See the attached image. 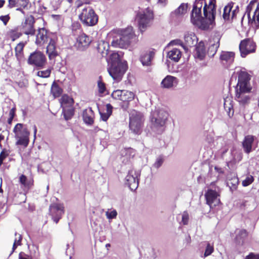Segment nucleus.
I'll use <instances>...</instances> for the list:
<instances>
[{
  "label": "nucleus",
  "mask_w": 259,
  "mask_h": 259,
  "mask_svg": "<svg viewBox=\"0 0 259 259\" xmlns=\"http://www.w3.org/2000/svg\"><path fill=\"white\" fill-rule=\"evenodd\" d=\"M13 133L15 138L17 140L16 145L26 147L29 142L30 132L28 130L24 127L23 124L18 123L15 126Z\"/></svg>",
  "instance_id": "0eeeda50"
},
{
  "label": "nucleus",
  "mask_w": 259,
  "mask_h": 259,
  "mask_svg": "<svg viewBox=\"0 0 259 259\" xmlns=\"http://www.w3.org/2000/svg\"><path fill=\"white\" fill-rule=\"evenodd\" d=\"M126 155L129 154L130 156L134 157L135 155V150L132 148H126Z\"/></svg>",
  "instance_id": "5fc2aeb1"
},
{
  "label": "nucleus",
  "mask_w": 259,
  "mask_h": 259,
  "mask_svg": "<svg viewBox=\"0 0 259 259\" xmlns=\"http://www.w3.org/2000/svg\"><path fill=\"white\" fill-rule=\"evenodd\" d=\"M181 52L179 49L177 48H174L171 50L169 51L167 55L168 58L175 62H178L181 58Z\"/></svg>",
  "instance_id": "c85d7f7f"
},
{
  "label": "nucleus",
  "mask_w": 259,
  "mask_h": 259,
  "mask_svg": "<svg viewBox=\"0 0 259 259\" xmlns=\"http://www.w3.org/2000/svg\"><path fill=\"white\" fill-rule=\"evenodd\" d=\"M35 22L34 17L30 15L25 17L24 21L18 27H20L22 33L27 35L33 36L35 34L36 31L34 28Z\"/></svg>",
  "instance_id": "dca6fc26"
},
{
  "label": "nucleus",
  "mask_w": 259,
  "mask_h": 259,
  "mask_svg": "<svg viewBox=\"0 0 259 259\" xmlns=\"http://www.w3.org/2000/svg\"><path fill=\"white\" fill-rule=\"evenodd\" d=\"M239 183L238 179L236 178H234L230 180L227 182V185L232 190H235L237 189V186Z\"/></svg>",
  "instance_id": "ea45409f"
},
{
  "label": "nucleus",
  "mask_w": 259,
  "mask_h": 259,
  "mask_svg": "<svg viewBox=\"0 0 259 259\" xmlns=\"http://www.w3.org/2000/svg\"><path fill=\"white\" fill-rule=\"evenodd\" d=\"M245 259H259V254H255L254 253H250L246 256Z\"/></svg>",
  "instance_id": "603ef678"
},
{
  "label": "nucleus",
  "mask_w": 259,
  "mask_h": 259,
  "mask_svg": "<svg viewBox=\"0 0 259 259\" xmlns=\"http://www.w3.org/2000/svg\"><path fill=\"white\" fill-rule=\"evenodd\" d=\"M255 9L253 12V20L257 22L259 24V7L257 0L251 1L246 8V13L249 19H250V12L253 9Z\"/></svg>",
  "instance_id": "aec40b11"
},
{
  "label": "nucleus",
  "mask_w": 259,
  "mask_h": 259,
  "mask_svg": "<svg viewBox=\"0 0 259 259\" xmlns=\"http://www.w3.org/2000/svg\"><path fill=\"white\" fill-rule=\"evenodd\" d=\"M9 9H15L22 13L25 11L32 12L35 10V2L30 0H8L7 6Z\"/></svg>",
  "instance_id": "6e6552de"
},
{
  "label": "nucleus",
  "mask_w": 259,
  "mask_h": 259,
  "mask_svg": "<svg viewBox=\"0 0 259 259\" xmlns=\"http://www.w3.org/2000/svg\"><path fill=\"white\" fill-rule=\"evenodd\" d=\"M135 96L133 92L127 90H117L114 91L111 94L114 99L122 101L121 107L124 110L128 108L129 103L134 99Z\"/></svg>",
  "instance_id": "9b49d317"
},
{
  "label": "nucleus",
  "mask_w": 259,
  "mask_h": 259,
  "mask_svg": "<svg viewBox=\"0 0 259 259\" xmlns=\"http://www.w3.org/2000/svg\"><path fill=\"white\" fill-rule=\"evenodd\" d=\"M35 44L38 47H42L50 41L52 38H55L57 35L50 32L45 28H39L36 31Z\"/></svg>",
  "instance_id": "4468645a"
},
{
  "label": "nucleus",
  "mask_w": 259,
  "mask_h": 259,
  "mask_svg": "<svg viewBox=\"0 0 259 259\" xmlns=\"http://www.w3.org/2000/svg\"><path fill=\"white\" fill-rule=\"evenodd\" d=\"M253 181V177L250 175H247L245 179L242 181V185L243 187H247L252 183Z\"/></svg>",
  "instance_id": "a19ab883"
},
{
  "label": "nucleus",
  "mask_w": 259,
  "mask_h": 259,
  "mask_svg": "<svg viewBox=\"0 0 259 259\" xmlns=\"http://www.w3.org/2000/svg\"><path fill=\"white\" fill-rule=\"evenodd\" d=\"M22 252H20L19 254V259H27L26 257L22 255Z\"/></svg>",
  "instance_id": "774afa93"
},
{
  "label": "nucleus",
  "mask_w": 259,
  "mask_h": 259,
  "mask_svg": "<svg viewBox=\"0 0 259 259\" xmlns=\"http://www.w3.org/2000/svg\"><path fill=\"white\" fill-rule=\"evenodd\" d=\"M117 214V213L115 210H113L110 212H107L106 215L108 219H112L115 218Z\"/></svg>",
  "instance_id": "3c124183"
},
{
  "label": "nucleus",
  "mask_w": 259,
  "mask_h": 259,
  "mask_svg": "<svg viewBox=\"0 0 259 259\" xmlns=\"http://www.w3.org/2000/svg\"><path fill=\"white\" fill-rule=\"evenodd\" d=\"M215 0H211V6H213V8L211 9V29L213 28V21L214 19V10L215 7Z\"/></svg>",
  "instance_id": "49530a36"
},
{
  "label": "nucleus",
  "mask_w": 259,
  "mask_h": 259,
  "mask_svg": "<svg viewBox=\"0 0 259 259\" xmlns=\"http://www.w3.org/2000/svg\"><path fill=\"white\" fill-rule=\"evenodd\" d=\"M210 254V246L209 243L207 244L206 249L204 252V256H207Z\"/></svg>",
  "instance_id": "052dcab7"
},
{
  "label": "nucleus",
  "mask_w": 259,
  "mask_h": 259,
  "mask_svg": "<svg viewBox=\"0 0 259 259\" xmlns=\"http://www.w3.org/2000/svg\"><path fill=\"white\" fill-rule=\"evenodd\" d=\"M118 34L119 38L112 40L111 45L113 47L127 49L130 46L137 44L139 41L138 37L135 34L132 26L119 30Z\"/></svg>",
  "instance_id": "7ed1b4c3"
},
{
  "label": "nucleus",
  "mask_w": 259,
  "mask_h": 259,
  "mask_svg": "<svg viewBox=\"0 0 259 259\" xmlns=\"http://www.w3.org/2000/svg\"><path fill=\"white\" fill-rule=\"evenodd\" d=\"M224 108L227 112L228 115L231 117L233 116L234 111L233 109V105L230 98L227 97L224 99Z\"/></svg>",
  "instance_id": "f704fd0d"
},
{
  "label": "nucleus",
  "mask_w": 259,
  "mask_h": 259,
  "mask_svg": "<svg viewBox=\"0 0 259 259\" xmlns=\"http://www.w3.org/2000/svg\"><path fill=\"white\" fill-rule=\"evenodd\" d=\"M79 19L83 24L88 26L95 25L98 21V16L91 7H87L82 10Z\"/></svg>",
  "instance_id": "9d476101"
},
{
  "label": "nucleus",
  "mask_w": 259,
  "mask_h": 259,
  "mask_svg": "<svg viewBox=\"0 0 259 259\" xmlns=\"http://www.w3.org/2000/svg\"><path fill=\"white\" fill-rule=\"evenodd\" d=\"M98 88L99 93L100 94H103L106 89L105 83L103 82L101 76L99 77L98 81Z\"/></svg>",
  "instance_id": "79ce46f5"
},
{
  "label": "nucleus",
  "mask_w": 259,
  "mask_h": 259,
  "mask_svg": "<svg viewBox=\"0 0 259 259\" xmlns=\"http://www.w3.org/2000/svg\"><path fill=\"white\" fill-rule=\"evenodd\" d=\"M247 236V233L245 230H236V240L240 243Z\"/></svg>",
  "instance_id": "58836bf2"
},
{
  "label": "nucleus",
  "mask_w": 259,
  "mask_h": 259,
  "mask_svg": "<svg viewBox=\"0 0 259 259\" xmlns=\"http://www.w3.org/2000/svg\"><path fill=\"white\" fill-rule=\"evenodd\" d=\"M63 92V89L55 80L53 82L51 87V94L54 98L60 97Z\"/></svg>",
  "instance_id": "a878e982"
},
{
  "label": "nucleus",
  "mask_w": 259,
  "mask_h": 259,
  "mask_svg": "<svg viewBox=\"0 0 259 259\" xmlns=\"http://www.w3.org/2000/svg\"><path fill=\"white\" fill-rule=\"evenodd\" d=\"M234 4L232 3H229L224 8L223 18L225 20H230L233 19L238 12V7L233 8Z\"/></svg>",
  "instance_id": "6ab92c4d"
},
{
  "label": "nucleus",
  "mask_w": 259,
  "mask_h": 259,
  "mask_svg": "<svg viewBox=\"0 0 259 259\" xmlns=\"http://www.w3.org/2000/svg\"><path fill=\"white\" fill-rule=\"evenodd\" d=\"M6 2L5 0H0V9L3 8L5 5Z\"/></svg>",
  "instance_id": "338daca9"
},
{
  "label": "nucleus",
  "mask_w": 259,
  "mask_h": 259,
  "mask_svg": "<svg viewBox=\"0 0 259 259\" xmlns=\"http://www.w3.org/2000/svg\"><path fill=\"white\" fill-rule=\"evenodd\" d=\"M18 246H19V245H17L16 242H14L13 245V247H12V251H11V252L10 255H11L14 252V251L17 248Z\"/></svg>",
  "instance_id": "0e129e2a"
},
{
  "label": "nucleus",
  "mask_w": 259,
  "mask_h": 259,
  "mask_svg": "<svg viewBox=\"0 0 259 259\" xmlns=\"http://www.w3.org/2000/svg\"><path fill=\"white\" fill-rule=\"evenodd\" d=\"M196 39L197 37L194 33H188L184 36L185 43L189 47L194 46L196 44Z\"/></svg>",
  "instance_id": "473e14b6"
},
{
  "label": "nucleus",
  "mask_w": 259,
  "mask_h": 259,
  "mask_svg": "<svg viewBox=\"0 0 259 259\" xmlns=\"http://www.w3.org/2000/svg\"><path fill=\"white\" fill-rule=\"evenodd\" d=\"M195 51L196 57L200 60H203L206 54L204 43L200 42L196 46Z\"/></svg>",
  "instance_id": "c756f323"
},
{
  "label": "nucleus",
  "mask_w": 259,
  "mask_h": 259,
  "mask_svg": "<svg viewBox=\"0 0 259 259\" xmlns=\"http://www.w3.org/2000/svg\"><path fill=\"white\" fill-rule=\"evenodd\" d=\"M177 79L175 77L167 75L161 81V84L164 88H170L173 87L175 81Z\"/></svg>",
  "instance_id": "2f4dec72"
},
{
  "label": "nucleus",
  "mask_w": 259,
  "mask_h": 259,
  "mask_svg": "<svg viewBox=\"0 0 259 259\" xmlns=\"http://www.w3.org/2000/svg\"><path fill=\"white\" fill-rule=\"evenodd\" d=\"M19 183L24 187L29 188L33 185L32 178L28 179L24 175H21L19 177Z\"/></svg>",
  "instance_id": "72a5a7b5"
},
{
  "label": "nucleus",
  "mask_w": 259,
  "mask_h": 259,
  "mask_svg": "<svg viewBox=\"0 0 259 259\" xmlns=\"http://www.w3.org/2000/svg\"><path fill=\"white\" fill-rule=\"evenodd\" d=\"M213 33L214 43L211 44V53H213L212 55H214L220 46V40L222 36V30L220 28L219 30H214Z\"/></svg>",
  "instance_id": "5701e85b"
},
{
  "label": "nucleus",
  "mask_w": 259,
  "mask_h": 259,
  "mask_svg": "<svg viewBox=\"0 0 259 259\" xmlns=\"http://www.w3.org/2000/svg\"><path fill=\"white\" fill-rule=\"evenodd\" d=\"M113 107L110 104L106 105V111H99L100 117L104 121H106L112 113Z\"/></svg>",
  "instance_id": "7c9ffc66"
},
{
  "label": "nucleus",
  "mask_w": 259,
  "mask_h": 259,
  "mask_svg": "<svg viewBox=\"0 0 259 259\" xmlns=\"http://www.w3.org/2000/svg\"><path fill=\"white\" fill-rule=\"evenodd\" d=\"M9 151L6 149H3L0 153V166L3 163V161L9 156Z\"/></svg>",
  "instance_id": "a18cd8bd"
},
{
  "label": "nucleus",
  "mask_w": 259,
  "mask_h": 259,
  "mask_svg": "<svg viewBox=\"0 0 259 259\" xmlns=\"http://www.w3.org/2000/svg\"><path fill=\"white\" fill-rule=\"evenodd\" d=\"M168 114L163 109H156L151 114V122L155 127H162L167 119Z\"/></svg>",
  "instance_id": "ddd939ff"
},
{
  "label": "nucleus",
  "mask_w": 259,
  "mask_h": 259,
  "mask_svg": "<svg viewBox=\"0 0 259 259\" xmlns=\"http://www.w3.org/2000/svg\"><path fill=\"white\" fill-rule=\"evenodd\" d=\"M234 53L232 52H224L221 54L220 58L222 60L232 63L234 61Z\"/></svg>",
  "instance_id": "e433bc0d"
},
{
  "label": "nucleus",
  "mask_w": 259,
  "mask_h": 259,
  "mask_svg": "<svg viewBox=\"0 0 259 259\" xmlns=\"http://www.w3.org/2000/svg\"><path fill=\"white\" fill-rule=\"evenodd\" d=\"M154 55L155 52L153 50L145 51L141 55L140 61L144 66H150Z\"/></svg>",
  "instance_id": "4be33fe9"
},
{
  "label": "nucleus",
  "mask_w": 259,
  "mask_h": 259,
  "mask_svg": "<svg viewBox=\"0 0 259 259\" xmlns=\"http://www.w3.org/2000/svg\"><path fill=\"white\" fill-rule=\"evenodd\" d=\"M254 141V137L247 135L245 137L242 142V146L245 152L249 153L252 151V145Z\"/></svg>",
  "instance_id": "b1692460"
},
{
  "label": "nucleus",
  "mask_w": 259,
  "mask_h": 259,
  "mask_svg": "<svg viewBox=\"0 0 259 259\" xmlns=\"http://www.w3.org/2000/svg\"><path fill=\"white\" fill-rule=\"evenodd\" d=\"M22 240V236L20 234H18V237L17 238H16L14 242H16L17 245L19 246L21 245L22 244L21 241Z\"/></svg>",
  "instance_id": "13d9d810"
},
{
  "label": "nucleus",
  "mask_w": 259,
  "mask_h": 259,
  "mask_svg": "<svg viewBox=\"0 0 259 259\" xmlns=\"http://www.w3.org/2000/svg\"><path fill=\"white\" fill-rule=\"evenodd\" d=\"M199 3L194 4L191 14V21L194 25L202 30L208 29L210 25V0L208 4H205L203 11V15L201 16L202 3L200 6L198 7Z\"/></svg>",
  "instance_id": "f257e3e1"
},
{
  "label": "nucleus",
  "mask_w": 259,
  "mask_h": 259,
  "mask_svg": "<svg viewBox=\"0 0 259 259\" xmlns=\"http://www.w3.org/2000/svg\"><path fill=\"white\" fill-rule=\"evenodd\" d=\"M22 34L23 33L18 26L10 29L8 33L9 37L13 41L20 37Z\"/></svg>",
  "instance_id": "bb28decb"
},
{
  "label": "nucleus",
  "mask_w": 259,
  "mask_h": 259,
  "mask_svg": "<svg viewBox=\"0 0 259 259\" xmlns=\"http://www.w3.org/2000/svg\"><path fill=\"white\" fill-rule=\"evenodd\" d=\"M133 170L129 171L125 177V184L132 191L135 190L138 187V179L136 177L133 176Z\"/></svg>",
  "instance_id": "412c9836"
},
{
  "label": "nucleus",
  "mask_w": 259,
  "mask_h": 259,
  "mask_svg": "<svg viewBox=\"0 0 259 259\" xmlns=\"http://www.w3.org/2000/svg\"><path fill=\"white\" fill-rule=\"evenodd\" d=\"M256 47V44L252 39L247 38L242 40L239 46L241 57L245 58L248 55L254 53Z\"/></svg>",
  "instance_id": "2eb2a0df"
},
{
  "label": "nucleus",
  "mask_w": 259,
  "mask_h": 259,
  "mask_svg": "<svg viewBox=\"0 0 259 259\" xmlns=\"http://www.w3.org/2000/svg\"><path fill=\"white\" fill-rule=\"evenodd\" d=\"M92 40L90 37L84 33L80 35L77 38V42L79 47H88Z\"/></svg>",
  "instance_id": "cd10ccee"
},
{
  "label": "nucleus",
  "mask_w": 259,
  "mask_h": 259,
  "mask_svg": "<svg viewBox=\"0 0 259 259\" xmlns=\"http://www.w3.org/2000/svg\"><path fill=\"white\" fill-rule=\"evenodd\" d=\"M47 62V58L45 55L39 51H35L31 53L27 60L28 64L38 69L44 68Z\"/></svg>",
  "instance_id": "f8f14e48"
},
{
  "label": "nucleus",
  "mask_w": 259,
  "mask_h": 259,
  "mask_svg": "<svg viewBox=\"0 0 259 259\" xmlns=\"http://www.w3.org/2000/svg\"><path fill=\"white\" fill-rule=\"evenodd\" d=\"M163 162V159L162 157H159L156 162L154 163V167L156 168H159L161 166Z\"/></svg>",
  "instance_id": "09e8293b"
},
{
  "label": "nucleus",
  "mask_w": 259,
  "mask_h": 259,
  "mask_svg": "<svg viewBox=\"0 0 259 259\" xmlns=\"http://www.w3.org/2000/svg\"><path fill=\"white\" fill-rule=\"evenodd\" d=\"M154 18L153 12L149 8L139 11L137 13L135 20L141 33H143L147 28L151 26Z\"/></svg>",
  "instance_id": "39448f33"
},
{
  "label": "nucleus",
  "mask_w": 259,
  "mask_h": 259,
  "mask_svg": "<svg viewBox=\"0 0 259 259\" xmlns=\"http://www.w3.org/2000/svg\"><path fill=\"white\" fill-rule=\"evenodd\" d=\"M182 222L184 225H187L189 221V215L187 212H185L182 215Z\"/></svg>",
  "instance_id": "864d4df0"
},
{
  "label": "nucleus",
  "mask_w": 259,
  "mask_h": 259,
  "mask_svg": "<svg viewBox=\"0 0 259 259\" xmlns=\"http://www.w3.org/2000/svg\"><path fill=\"white\" fill-rule=\"evenodd\" d=\"M144 121V116L141 112L135 110L131 112L129 127L133 133L137 135L141 134Z\"/></svg>",
  "instance_id": "1a4fd4ad"
},
{
  "label": "nucleus",
  "mask_w": 259,
  "mask_h": 259,
  "mask_svg": "<svg viewBox=\"0 0 259 259\" xmlns=\"http://www.w3.org/2000/svg\"><path fill=\"white\" fill-rule=\"evenodd\" d=\"M110 65L108 72L112 78L116 81H120L127 69L126 61L122 62L120 55L117 53H113L110 56Z\"/></svg>",
  "instance_id": "20e7f679"
},
{
  "label": "nucleus",
  "mask_w": 259,
  "mask_h": 259,
  "mask_svg": "<svg viewBox=\"0 0 259 259\" xmlns=\"http://www.w3.org/2000/svg\"><path fill=\"white\" fill-rule=\"evenodd\" d=\"M72 29L73 31H76L79 30L81 28V25L78 22H74L72 24Z\"/></svg>",
  "instance_id": "6e6d98bb"
},
{
  "label": "nucleus",
  "mask_w": 259,
  "mask_h": 259,
  "mask_svg": "<svg viewBox=\"0 0 259 259\" xmlns=\"http://www.w3.org/2000/svg\"><path fill=\"white\" fill-rule=\"evenodd\" d=\"M33 132H34V135H33L34 140H35L36 139V133H37V127L35 125H33Z\"/></svg>",
  "instance_id": "69168bd1"
},
{
  "label": "nucleus",
  "mask_w": 259,
  "mask_h": 259,
  "mask_svg": "<svg viewBox=\"0 0 259 259\" xmlns=\"http://www.w3.org/2000/svg\"><path fill=\"white\" fill-rule=\"evenodd\" d=\"M59 103L62 109V115L64 119L67 121L72 119L75 113L73 99L67 94H64L59 99Z\"/></svg>",
  "instance_id": "423d86ee"
},
{
  "label": "nucleus",
  "mask_w": 259,
  "mask_h": 259,
  "mask_svg": "<svg viewBox=\"0 0 259 259\" xmlns=\"http://www.w3.org/2000/svg\"><path fill=\"white\" fill-rule=\"evenodd\" d=\"M49 213L53 221L57 224L64 213V207L63 204L53 203L49 207Z\"/></svg>",
  "instance_id": "f3484780"
},
{
  "label": "nucleus",
  "mask_w": 259,
  "mask_h": 259,
  "mask_svg": "<svg viewBox=\"0 0 259 259\" xmlns=\"http://www.w3.org/2000/svg\"><path fill=\"white\" fill-rule=\"evenodd\" d=\"M51 73V69H47L45 70L38 71L37 72V75L42 78H48L50 76Z\"/></svg>",
  "instance_id": "c03bdc74"
},
{
  "label": "nucleus",
  "mask_w": 259,
  "mask_h": 259,
  "mask_svg": "<svg viewBox=\"0 0 259 259\" xmlns=\"http://www.w3.org/2000/svg\"><path fill=\"white\" fill-rule=\"evenodd\" d=\"M250 79V76L246 72H240L238 82L235 88V99L241 104H246L249 101V97L247 94L251 90L249 83Z\"/></svg>",
  "instance_id": "f03ea898"
},
{
  "label": "nucleus",
  "mask_w": 259,
  "mask_h": 259,
  "mask_svg": "<svg viewBox=\"0 0 259 259\" xmlns=\"http://www.w3.org/2000/svg\"><path fill=\"white\" fill-rule=\"evenodd\" d=\"M211 204L214 203V206L218 205L220 203V199L218 198L219 195L215 191H212L211 190Z\"/></svg>",
  "instance_id": "37998d69"
},
{
  "label": "nucleus",
  "mask_w": 259,
  "mask_h": 259,
  "mask_svg": "<svg viewBox=\"0 0 259 259\" xmlns=\"http://www.w3.org/2000/svg\"><path fill=\"white\" fill-rule=\"evenodd\" d=\"M187 9L188 4L182 3L177 9L174 11L173 14L176 16L182 15L187 12Z\"/></svg>",
  "instance_id": "4c0bfd02"
},
{
  "label": "nucleus",
  "mask_w": 259,
  "mask_h": 259,
  "mask_svg": "<svg viewBox=\"0 0 259 259\" xmlns=\"http://www.w3.org/2000/svg\"><path fill=\"white\" fill-rule=\"evenodd\" d=\"M84 4H85V3L83 2L82 0H76L75 2V5L77 8L82 6Z\"/></svg>",
  "instance_id": "680f3d73"
},
{
  "label": "nucleus",
  "mask_w": 259,
  "mask_h": 259,
  "mask_svg": "<svg viewBox=\"0 0 259 259\" xmlns=\"http://www.w3.org/2000/svg\"><path fill=\"white\" fill-rule=\"evenodd\" d=\"M10 19V17L9 15L0 16V20H1L5 25H6Z\"/></svg>",
  "instance_id": "8fccbe9b"
},
{
  "label": "nucleus",
  "mask_w": 259,
  "mask_h": 259,
  "mask_svg": "<svg viewBox=\"0 0 259 259\" xmlns=\"http://www.w3.org/2000/svg\"><path fill=\"white\" fill-rule=\"evenodd\" d=\"M16 108H12L9 111V118H14L16 115Z\"/></svg>",
  "instance_id": "bf43d9fd"
},
{
  "label": "nucleus",
  "mask_w": 259,
  "mask_h": 259,
  "mask_svg": "<svg viewBox=\"0 0 259 259\" xmlns=\"http://www.w3.org/2000/svg\"><path fill=\"white\" fill-rule=\"evenodd\" d=\"M57 41L58 37L56 36L55 38H51L47 46L46 53L50 60H55L59 56V53L57 50Z\"/></svg>",
  "instance_id": "a211bd4d"
},
{
  "label": "nucleus",
  "mask_w": 259,
  "mask_h": 259,
  "mask_svg": "<svg viewBox=\"0 0 259 259\" xmlns=\"http://www.w3.org/2000/svg\"><path fill=\"white\" fill-rule=\"evenodd\" d=\"M83 121L88 125H92L94 122V112L91 108L83 111Z\"/></svg>",
  "instance_id": "393cba45"
},
{
  "label": "nucleus",
  "mask_w": 259,
  "mask_h": 259,
  "mask_svg": "<svg viewBox=\"0 0 259 259\" xmlns=\"http://www.w3.org/2000/svg\"><path fill=\"white\" fill-rule=\"evenodd\" d=\"M158 2L162 6H165L168 3V0H158Z\"/></svg>",
  "instance_id": "e2e57ef3"
},
{
  "label": "nucleus",
  "mask_w": 259,
  "mask_h": 259,
  "mask_svg": "<svg viewBox=\"0 0 259 259\" xmlns=\"http://www.w3.org/2000/svg\"><path fill=\"white\" fill-rule=\"evenodd\" d=\"M214 170H215V172H216V174H218V175L216 177L217 179L215 181H217L218 179V178L220 177V175L223 174V170H222V168L218 167L217 166H215Z\"/></svg>",
  "instance_id": "4d7b16f0"
},
{
  "label": "nucleus",
  "mask_w": 259,
  "mask_h": 259,
  "mask_svg": "<svg viewBox=\"0 0 259 259\" xmlns=\"http://www.w3.org/2000/svg\"><path fill=\"white\" fill-rule=\"evenodd\" d=\"M205 197L206 201V203L210 206V189H208L207 190L205 194Z\"/></svg>",
  "instance_id": "de8ad7c7"
},
{
  "label": "nucleus",
  "mask_w": 259,
  "mask_h": 259,
  "mask_svg": "<svg viewBox=\"0 0 259 259\" xmlns=\"http://www.w3.org/2000/svg\"><path fill=\"white\" fill-rule=\"evenodd\" d=\"M25 45L23 42H20L17 45L15 48V56L18 60H21L23 57V49Z\"/></svg>",
  "instance_id": "c9c22d12"
}]
</instances>
